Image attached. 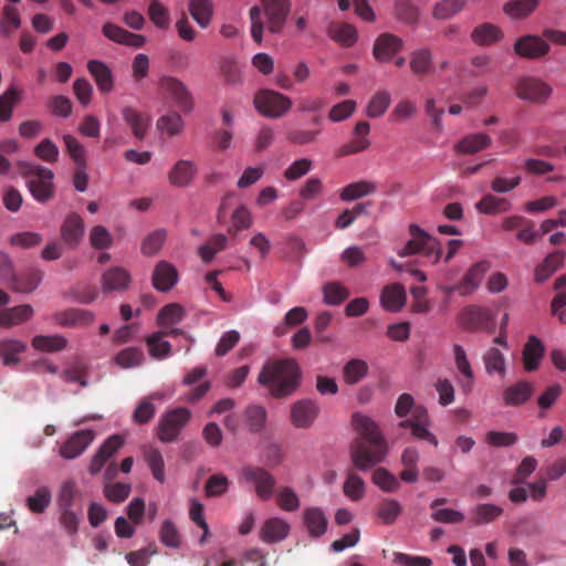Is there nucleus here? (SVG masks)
<instances>
[{"label":"nucleus","instance_id":"1","mask_svg":"<svg viewBox=\"0 0 566 566\" xmlns=\"http://www.w3.org/2000/svg\"><path fill=\"white\" fill-rule=\"evenodd\" d=\"M352 423L360 438L350 448V459L357 470L366 471L385 460L388 447L377 423L368 416L356 412Z\"/></svg>","mask_w":566,"mask_h":566},{"label":"nucleus","instance_id":"2","mask_svg":"<svg viewBox=\"0 0 566 566\" xmlns=\"http://www.w3.org/2000/svg\"><path fill=\"white\" fill-rule=\"evenodd\" d=\"M301 369L293 358L268 361L258 376V382L274 398H285L300 386Z\"/></svg>","mask_w":566,"mask_h":566},{"label":"nucleus","instance_id":"3","mask_svg":"<svg viewBox=\"0 0 566 566\" xmlns=\"http://www.w3.org/2000/svg\"><path fill=\"white\" fill-rule=\"evenodd\" d=\"M17 167L22 177L29 178L28 187L35 200L45 202L52 198L54 175L51 169L31 161H18Z\"/></svg>","mask_w":566,"mask_h":566},{"label":"nucleus","instance_id":"4","mask_svg":"<svg viewBox=\"0 0 566 566\" xmlns=\"http://www.w3.org/2000/svg\"><path fill=\"white\" fill-rule=\"evenodd\" d=\"M409 233L411 239L398 252V255L403 258L412 254H421L431 259L433 263L438 262L442 254L440 242L417 224H410Z\"/></svg>","mask_w":566,"mask_h":566},{"label":"nucleus","instance_id":"5","mask_svg":"<svg viewBox=\"0 0 566 566\" xmlns=\"http://www.w3.org/2000/svg\"><path fill=\"white\" fill-rule=\"evenodd\" d=\"M238 482L244 486H251L259 499L268 501L275 489V478L262 467L244 465L238 474Z\"/></svg>","mask_w":566,"mask_h":566},{"label":"nucleus","instance_id":"6","mask_svg":"<svg viewBox=\"0 0 566 566\" xmlns=\"http://www.w3.org/2000/svg\"><path fill=\"white\" fill-rule=\"evenodd\" d=\"M191 411L185 407H177L166 411L158 421V439L164 443L176 441L191 419Z\"/></svg>","mask_w":566,"mask_h":566},{"label":"nucleus","instance_id":"7","mask_svg":"<svg viewBox=\"0 0 566 566\" xmlns=\"http://www.w3.org/2000/svg\"><path fill=\"white\" fill-rule=\"evenodd\" d=\"M158 90L165 99H170L186 114L193 109V98L187 85L171 75H163L158 81Z\"/></svg>","mask_w":566,"mask_h":566},{"label":"nucleus","instance_id":"8","mask_svg":"<svg viewBox=\"0 0 566 566\" xmlns=\"http://www.w3.org/2000/svg\"><path fill=\"white\" fill-rule=\"evenodd\" d=\"M254 106L260 114L269 118H280L292 107V99L273 90H261L254 96Z\"/></svg>","mask_w":566,"mask_h":566},{"label":"nucleus","instance_id":"9","mask_svg":"<svg viewBox=\"0 0 566 566\" xmlns=\"http://www.w3.org/2000/svg\"><path fill=\"white\" fill-rule=\"evenodd\" d=\"M515 93L520 99L544 104L552 95L553 87L541 78L523 76L516 82Z\"/></svg>","mask_w":566,"mask_h":566},{"label":"nucleus","instance_id":"10","mask_svg":"<svg viewBox=\"0 0 566 566\" xmlns=\"http://www.w3.org/2000/svg\"><path fill=\"white\" fill-rule=\"evenodd\" d=\"M399 428L410 429L412 438L427 441L433 447H438L437 437L429 430L430 418L428 410L422 406H416L410 418L398 423Z\"/></svg>","mask_w":566,"mask_h":566},{"label":"nucleus","instance_id":"11","mask_svg":"<svg viewBox=\"0 0 566 566\" xmlns=\"http://www.w3.org/2000/svg\"><path fill=\"white\" fill-rule=\"evenodd\" d=\"M60 235L66 248L77 249L85 235L84 219L76 212H69L61 223Z\"/></svg>","mask_w":566,"mask_h":566},{"label":"nucleus","instance_id":"12","mask_svg":"<svg viewBox=\"0 0 566 566\" xmlns=\"http://www.w3.org/2000/svg\"><path fill=\"white\" fill-rule=\"evenodd\" d=\"M264 15L266 18L268 30L272 34H277L283 30L287 15L291 11L290 0H261Z\"/></svg>","mask_w":566,"mask_h":566},{"label":"nucleus","instance_id":"13","mask_svg":"<svg viewBox=\"0 0 566 566\" xmlns=\"http://www.w3.org/2000/svg\"><path fill=\"white\" fill-rule=\"evenodd\" d=\"M513 49L521 57L539 60L549 52V44L538 35L526 34L515 41Z\"/></svg>","mask_w":566,"mask_h":566},{"label":"nucleus","instance_id":"14","mask_svg":"<svg viewBox=\"0 0 566 566\" xmlns=\"http://www.w3.org/2000/svg\"><path fill=\"white\" fill-rule=\"evenodd\" d=\"M94 438L95 433L91 429L76 431L61 446L59 453L66 460L76 459L90 447Z\"/></svg>","mask_w":566,"mask_h":566},{"label":"nucleus","instance_id":"15","mask_svg":"<svg viewBox=\"0 0 566 566\" xmlns=\"http://www.w3.org/2000/svg\"><path fill=\"white\" fill-rule=\"evenodd\" d=\"M123 444L124 439L122 436L113 434L108 437L93 455L88 465V472L92 475L99 473L106 462L117 453Z\"/></svg>","mask_w":566,"mask_h":566},{"label":"nucleus","instance_id":"16","mask_svg":"<svg viewBox=\"0 0 566 566\" xmlns=\"http://www.w3.org/2000/svg\"><path fill=\"white\" fill-rule=\"evenodd\" d=\"M490 268L491 264L488 261H480L474 263L464 274L459 285L453 287H446L444 291L447 293L459 291V293L463 296L471 294L480 286L485 273L490 270Z\"/></svg>","mask_w":566,"mask_h":566},{"label":"nucleus","instance_id":"17","mask_svg":"<svg viewBox=\"0 0 566 566\" xmlns=\"http://www.w3.org/2000/svg\"><path fill=\"white\" fill-rule=\"evenodd\" d=\"M319 413V406L311 399H301L291 407V422L298 429L310 428Z\"/></svg>","mask_w":566,"mask_h":566},{"label":"nucleus","instance_id":"18","mask_svg":"<svg viewBox=\"0 0 566 566\" xmlns=\"http://www.w3.org/2000/svg\"><path fill=\"white\" fill-rule=\"evenodd\" d=\"M493 321L494 316L490 310L478 305L465 307L460 316L462 326L468 331L488 329Z\"/></svg>","mask_w":566,"mask_h":566},{"label":"nucleus","instance_id":"19","mask_svg":"<svg viewBox=\"0 0 566 566\" xmlns=\"http://www.w3.org/2000/svg\"><path fill=\"white\" fill-rule=\"evenodd\" d=\"M153 286L161 293L169 292L178 282V271L168 261H159L153 271Z\"/></svg>","mask_w":566,"mask_h":566},{"label":"nucleus","instance_id":"20","mask_svg":"<svg viewBox=\"0 0 566 566\" xmlns=\"http://www.w3.org/2000/svg\"><path fill=\"white\" fill-rule=\"evenodd\" d=\"M402 48L403 41L399 36L391 33H384L376 39L373 54L378 62H388L396 53L401 51Z\"/></svg>","mask_w":566,"mask_h":566},{"label":"nucleus","instance_id":"21","mask_svg":"<svg viewBox=\"0 0 566 566\" xmlns=\"http://www.w3.org/2000/svg\"><path fill=\"white\" fill-rule=\"evenodd\" d=\"M132 282L129 272L122 266H112L104 271L101 277L104 293L123 292L128 289Z\"/></svg>","mask_w":566,"mask_h":566},{"label":"nucleus","instance_id":"22","mask_svg":"<svg viewBox=\"0 0 566 566\" xmlns=\"http://www.w3.org/2000/svg\"><path fill=\"white\" fill-rule=\"evenodd\" d=\"M534 394V385L526 380L507 386L502 392L503 403L507 407H517L527 402Z\"/></svg>","mask_w":566,"mask_h":566},{"label":"nucleus","instance_id":"23","mask_svg":"<svg viewBox=\"0 0 566 566\" xmlns=\"http://www.w3.org/2000/svg\"><path fill=\"white\" fill-rule=\"evenodd\" d=\"M94 318L91 311L83 308H69L54 314L55 322L64 327L87 326Z\"/></svg>","mask_w":566,"mask_h":566},{"label":"nucleus","instance_id":"24","mask_svg":"<svg viewBox=\"0 0 566 566\" xmlns=\"http://www.w3.org/2000/svg\"><path fill=\"white\" fill-rule=\"evenodd\" d=\"M303 521L310 536L313 538L322 537L327 531L328 520L319 507L305 509Z\"/></svg>","mask_w":566,"mask_h":566},{"label":"nucleus","instance_id":"25","mask_svg":"<svg viewBox=\"0 0 566 566\" xmlns=\"http://www.w3.org/2000/svg\"><path fill=\"white\" fill-rule=\"evenodd\" d=\"M290 532L287 522L280 517H271L264 522L260 531V538L266 544H273L286 538Z\"/></svg>","mask_w":566,"mask_h":566},{"label":"nucleus","instance_id":"26","mask_svg":"<svg viewBox=\"0 0 566 566\" xmlns=\"http://www.w3.org/2000/svg\"><path fill=\"white\" fill-rule=\"evenodd\" d=\"M122 115L125 123L130 127L134 136L138 139H144L151 122L150 116L130 106L124 107Z\"/></svg>","mask_w":566,"mask_h":566},{"label":"nucleus","instance_id":"27","mask_svg":"<svg viewBox=\"0 0 566 566\" xmlns=\"http://www.w3.org/2000/svg\"><path fill=\"white\" fill-rule=\"evenodd\" d=\"M454 361L461 377L459 385L464 392H470L473 388L474 374L467 358L465 350L461 345L453 346Z\"/></svg>","mask_w":566,"mask_h":566},{"label":"nucleus","instance_id":"28","mask_svg":"<svg viewBox=\"0 0 566 566\" xmlns=\"http://www.w3.org/2000/svg\"><path fill=\"white\" fill-rule=\"evenodd\" d=\"M197 174V166L190 160H178L168 174L169 182L175 187L188 186Z\"/></svg>","mask_w":566,"mask_h":566},{"label":"nucleus","instance_id":"29","mask_svg":"<svg viewBox=\"0 0 566 566\" xmlns=\"http://www.w3.org/2000/svg\"><path fill=\"white\" fill-rule=\"evenodd\" d=\"M382 307L389 312H399L406 302L405 287L399 283L387 285L380 295Z\"/></svg>","mask_w":566,"mask_h":566},{"label":"nucleus","instance_id":"30","mask_svg":"<svg viewBox=\"0 0 566 566\" xmlns=\"http://www.w3.org/2000/svg\"><path fill=\"white\" fill-rule=\"evenodd\" d=\"M87 70L94 77L98 90L102 93H109L114 88L112 70L102 61L91 60L87 63Z\"/></svg>","mask_w":566,"mask_h":566},{"label":"nucleus","instance_id":"31","mask_svg":"<svg viewBox=\"0 0 566 566\" xmlns=\"http://www.w3.org/2000/svg\"><path fill=\"white\" fill-rule=\"evenodd\" d=\"M491 144L492 139L486 134H470L464 136L459 143L455 144L454 150L458 154L473 155L480 150L489 148Z\"/></svg>","mask_w":566,"mask_h":566},{"label":"nucleus","instance_id":"32","mask_svg":"<svg viewBox=\"0 0 566 566\" xmlns=\"http://www.w3.org/2000/svg\"><path fill=\"white\" fill-rule=\"evenodd\" d=\"M504 36L500 27L485 22L475 27L471 33V40L481 46H489L501 41Z\"/></svg>","mask_w":566,"mask_h":566},{"label":"nucleus","instance_id":"33","mask_svg":"<svg viewBox=\"0 0 566 566\" xmlns=\"http://www.w3.org/2000/svg\"><path fill=\"white\" fill-rule=\"evenodd\" d=\"M565 253L562 250L554 251L548 254L542 263L535 269V281L544 283L548 280L564 263Z\"/></svg>","mask_w":566,"mask_h":566},{"label":"nucleus","instance_id":"34","mask_svg":"<svg viewBox=\"0 0 566 566\" xmlns=\"http://www.w3.org/2000/svg\"><path fill=\"white\" fill-rule=\"evenodd\" d=\"M420 454L419 451L409 447L406 448L400 457V462L403 465V470L400 472V479L407 483H416L419 478L418 461Z\"/></svg>","mask_w":566,"mask_h":566},{"label":"nucleus","instance_id":"35","mask_svg":"<svg viewBox=\"0 0 566 566\" xmlns=\"http://www.w3.org/2000/svg\"><path fill=\"white\" fill-rule=\"evenodd\" d=\"M327 34L333 41L345 48L354 45L358 36L355 27L346 22L331 23Z\"/></svg>","mask_w":566,"mask_h":566},{"label":"nucleus","instance_id":"36","mask_svg":"<svg viewBox=\"0 0 566 566\" xmlns=\"http://www.w3.org/2000/svg\"><path fill=\"white\" fill-rule=\"evenodd\" d=\"M502 514L503 509L501 506L492 503H481L470 510V521L473 525L479 526L492 523Z\"/></svg>","mask_w":566,"mask_h":566},{"label":"nucleus","instance_id":"37","mask_svg":"<svg viewBox=\"0 0 566 566\" xmlns=\"http://www.w3.org/2000/svg\"><path fill=\"white\" fill-rule=\"evenodd\" d=\"M42 272L36 269H29L19 275H14L10 287L18 293L33 292L42 281Z\"/></svg>","mask_w":566,"mask_h":566},{"label":"nucleus","instance_id":"38","mask_svg":"<svg viewBox=\"0 0 566 566\" xmlns=\"http://www.w3.org/2000/svg\"><path fill=\"white\" fill-rule=\"evenodd\" d=\"M544 355V345L536 336H530L523 349V364L526 371L531 373L538 368Z\"/></svg>","mask_w":566,"mask_h":566},{"label":"nucleus","instance_id":"39","mask_svg":"<svg viewBox=\"0 0 566 566\" xmlns=\"http://www.w3.org/2000/svg\"><path fill=\"white\" fill-rule=\"evenodd\" d=\"M33 315V307L29 304L18 305L0 311V326L12 327L29 321Z\"/></svg>","mask_w":566,"mask_h":566},{"label":"nucleus","instance_id":"40","mask_svg":"<svg viewBox=\"0 0 566 566\" xmlns=\"http://www.w3.org/2000/svg\"><path fill=\"white\" fill-rule=\"evenodd\" d=\"M189 12L197 24L207 29L213 17V3L211 0H190Z\"/></svg>","mask_w":566,"mask_h":566},{"label":"nucleus","instance_id":"41","mask_svg":"<svg viewBox=\"0 0 566 566\" xmlns=\"http://www.w3.org/2000/svg\"><path fill=\"white\" fill-rule=\"evenodd\" d=\"M538 4V0H511L503 6V12L513 20H523L530 17Z\"/></svg>","mask_w":566,"mask_h":566},{"label":"nucleus","instance_id":"42","mask_svg":"<svg viewBox=\"0 0 566 566\" xmlns=\"http://www.w3.org/2000/svg\"><path fill=\"white\" fill-rule=\"evenodd\" d=\"M377 190V185L369 180H359L344 187L340 191L343 201H353L365 196H369Z\"/></svg>","mask_w":566,"mask_h":566},{"label":"nucleus","instance_id":"43","mask_svg":"<svg viewBox=\"0 0 566 566\" xmlns=\"http://www.w3.org/2000/svg\"><path fill=\"white\" fill-rule=\"evenodd\" d=\"M468 0H440L432 8L436 20H448L460 13Z\"/></svg>","mask_w":566,"mask_h":566},{"label":"nucleus","instance_id":"44","mask_svg":"<svg viewBox=\"0 0 566 566\" xmlns=\"http://www.w3.org/2000/svg\"><path fill=\"white\" fill-rule=\"evenodd\" d=\"M144 458L147 462L151 474L156 481L164 483L166 480L165 462L161 452L154 447H146L144 449Z\"/></svg>","mask_w":566,"mask_h":566},{"label":"nucleus","instance_id":"45","mask_svg":"<svg viewBox=\"0 0 566 566\" xmlns=\"http://www.w3.org/2000/svg\"><path fill=\"white\" fill-rule=\"evenodd\" d=\"M184 126V119L176 111H170L166 115L160 116L157 120L158 130L170 137L181 134Z\"/></svg>","mask_w":566,"mask_h":566},{"label":"nucleus","instance_id":"46","mask_svg":"<svg viewBox=\"0 0 566 566\" xmlns=\"http://www.w3.org/2000/svg\"><path fill=\"white\" fill-rule=\"evenodd\" d=\"M27 346L21 340L7 339L0 342V357L6 366H14L20 361L19 355L25 350Z\"/></svg>","mask_w":566,"mask_h":566},{"label":"nucleus","instance_id":"47","mask_svg":"<svg viewBox=\"0 0 566 566\" xmlns=\"http://www.w3.org/2000/svg\"><path fill=\"white\" fill-rule=\"evenodd\" d=\"M244 421L250 432H261L266 421V410L259 405H251L244 410Z\"/></svg>","mask_w":566,"mask_h":566},{"label":"nucleus","instance_id":"48","mask_svg":"<svg viewBox=\"0 0 566 566\" xmlns=\"http://www.w3.org/2000/svg\"><path fill=\"white\" fill-rule=\"evenodd\" d=\"M475 208L481 213L497 214L510 210L511 203L505 198L486 195L479 202H476Z\"/></svg>","mask_w":566,"mask_h":566},{"label":"nucleus","instance_id":"49","mask_svg":"<svg viewBox=\"0 0 566 566\" xmlns=\"http://www.w3.org/2000/svg\"><path fill=\"white\" fill-rule=\"evenodd\" d=\"M67 340L61 335H36L32 339V346L41 352L54 353L66 347Z\"/></svg>","mask_w":566,"mask_h":566},{"label":"nucleus","instance_id":"50","mask_svg":"<svg viewBox=\"0 0 566 566\" xmlns=\"http://www.w3.org/2000/svg\"><path fill=\"white\" fill-rule=\"evenodd\" d=\"M160 394H153L144 397L133 413V420L135 423L145 424L148 423L156 413V407L153 403V399H160Z\"/></svg>","mask_w":566,"mask_h":566},{"label":"nucleus","instance_id":"51","mask_svg":"<svg viewBox=\"0 0 566 566\" xmlns=\"http://www.w3.org/2000/svg\"><path fill=\"white\" fill-rule=\"evenodd\" d=\"M410 69L416 75H424L432 69V53L423 48L410 54Z\"/></svg>","mask_w":566,"mask_h":566},{"label":"nucleus","instance_id":"52","mask_svg":"<svg viewBox=\"0 0 566 566\" xmlns=\"http://www.w3.org/2000/svg\"><path fill=\"white\" fill-rule=\"evenodd\" d=\"M483 361L488 374H497L501 378L505 377V358L504 355L497 348H490L484 354Z\"/></svg>","mask_w":566,"mask_h":566},{"label":"nucleus","instance_id":"53","mask_svg":"<svg viewBox=\"0 0 566 566\" xmlns=\"http://www.w3.org/2000/svg\"><path fill=\"white\" fill-rule=\"evenodd\" d=\"M184 316V307L177 303H171L159 311L157 314V323L163 327H168L180 323Z\"/></svg>","mask_w":566,"mask_h":566},{"label":"nucleus","instance_id":"54","mask_svg":"<svg viewBox=\"0 0 566 566\" xmlns=\"http://www.w3.org/2000/svg\"><path fill=\"white\" fill-rule=\"evenodd\" d=\"M21 25L20 13L17 8L12 6H4L2 17L0 20V32L4 36H9Z\"/></svg>","mask_w":566,"mask_h":566},{"label":"nucleus","instance_id":"55","mask_svg":"<svg viewBox=\"0 0 566 566\" xmlns=\"http://www.w3.org/2000/svg\"><path fill=\"white\" fill-rule=\"evenodd\" d=\"M390 94L387 91H378L370 98L367 108L366 115L370 118L380 117L386 113L390 105Z\"/></svg>","mask_w":566,"mask_h":566},{"label":"nucleus","instance_id":"56","mask_svg":"<svg viewBox=\"0 0 566 566\" xmlns=\"http://www.w3.org/2000/svg\"><path fill=\"white\" fill-rule=\"evenodd\" d=\"M319 134V129L290 128L285 132V138L293 145L304 146L314 144Z\"/></svg>","mask_w":566,"mask_h":566},{"label":"nucleus","instance_id":"57","mask_svg":"<svg viewBox=\"0 0 566 566\" xmlns=\"http://www.w3.org/2000/svg\"><path fill=\"white\" fill-rule=\"evenodd\" d=\"M402 512V506L397 500L385 499L378 506L377 515L386 525H391Z\"/></svg>","mask_w":566,"mask_h":566},{"label":"nucleus","instance_id":"58","mask_svg":"<svg viewBox=\"0 0 566 566\" xmlns=\"http://www.w3.org/2000/svg\"><path fill=\"white\" fill-rule=\"evenodd\" d=\"M167 233L164 229H157L149 233L143 241L140 251L146 256L157 254L165 243Z\"/></svg>","mask_w":566,"mask_h":566},{"label":"nucleus","instance_id":"59","mask_svg":"<svg viewBox=\"0 0 566 566\" xmlns=\"http://www.w3.org/2000/svg\"><path fill=\"white\" fill-rule=\"evenodd\" d=\"M21 95L14 87L8 88L0 95V122H8L12 117L14 105L20 101Z\"/></svg>","mask_w":566,"mask_h":566},{"label":"nucleus","instance_id":"60","mask_svg":"<svg viewBox=\"0 0 566 566\" xmlns=\"http://www.w3.org/2000/svg\"><path fill=\"white\" fill-rule=\"evenodd\" d=\"M324 302L335 306L343 303L348 296V290L338 282H329L323 287Z\"/></svg>","mask_w":566,"mask_h":566},{"label":"nucleus","instance_id":"61","mask_svg":"<svg viewBox=\"0 0 566 566\" xmlns=\"http://www.w3.org/2000/svg\"><path fill=\"white\" fill-rule=\"evenodd\" d=\"M396 17L408 24H417L419 20V8L411 0H396Z\"/></svg>","mask_w":566,"mask_h":566},{"label":"nucleus","instance_id":"62","mask_svg":"<svg viewBox=\"0 0 566 566\" xmlns=\"http://www.w3.org/2000/svg\"><path fill=\"white\" fill-rule=\"evenodd\" d=\"M66 151L75 166L87 165L86 149L74 136L70 134L63 135Z\"/></svg>","mask_w":566,"mask_h":566},{"label":"nucleus","instance_id":"63","mask_svg":"<svg viewBox=\"0 0 566 566\" xmlns=\"http://www.w3.org/2000/svg\"><path fill=\"white\" fill-rule=\"evenodd\" d=\"M373 482L384 492H396L400 488L398 479L385 468L374 471Z\"/></svg>","mask_w":566,"mask_h":566},{"label":"nucleus","instance_id":"64","mask_svg":"<svg viewBox=\"0 0 566 566\" xmlns=\"http://www.w3.org/2000/svg\"><path fill=\"white\" fill-rule=\"evenodd\" d=\"M368 366L364 360L352 359L344 367V378L349 385L357 384L367 374Z\"/></svg>","mask_w":566,"mask_h":566}]
</instances>
